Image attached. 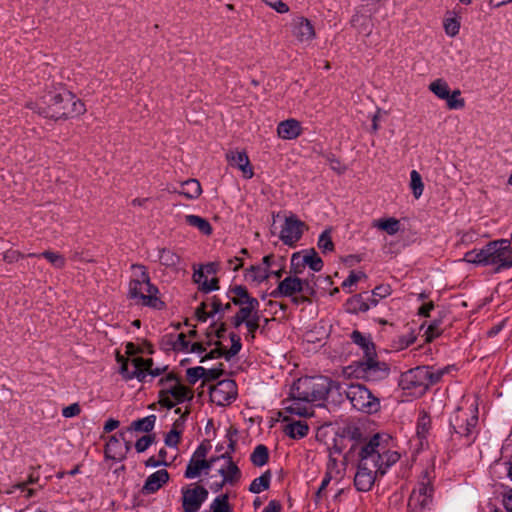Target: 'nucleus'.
Returning a JSON list of instances; mask_svg holds the SVG:
<instances>
[{"label": "nucleus", "instance_id": "nucleus-63", "mask_svg": "<svg viewBox=\"0 0 512 512\" xmlns=\"http://www.w3.org/2000/svg\"><path fill=\"white\" fill-rule=\"evenodd\" d=\"M81 412V408L78 403H73L62 410V415L65 418H72L78 416Z\"/></svg>", "mask_w": 512, "mask_h": 512}, {"label": "nucleus", "instance_id": "nucleus-41", "mask_svg": "<svg viewBox=\"0 0 512 512\" xmlns=\"http://www.w3.org/2000/svg\"><path fill=\"white\" fill-rule=\"evenodd\" d=\"M429 89L433 92L438 98L445 99L449 97L450 88L446 81L442 79H437L430 83Z\"/></svg>", "mask_w": 512, "mask_h": 512}, {"label": "nucleus", "instance_id": "nucleus-27", "mask_svg": "<svg viewBox=\"0 0 512 512\" xmlns=\"http://www.w3.org/2000/svg\"><path fill=\"white\" fill-rule=\"evenodd\" d=\"M169 480V474L165 469L157 470L148 476L141 492L144 495L153 494L158 491Z\"/></svg>", "mask_w": 512, "mask_h": 512}, {"label": "nucleus", "instance_id": "nucleus-32", "mask_svg": "<svg viewBox=\"0 0 512 512\" xmlns=\"http://www.w3.org/2000/svg\"><path fill=\"white\" fill-rule=\"evenodd\" d=\"M351 339L363 350V359L376 356L374 344L371 342L369 338L364 336L361 332L357 330L353 331L351 334Z\"/></svg>", "mask_w": 512, "mask_h": 512}, {"label": "nucleus", "instance_id": "nucleus-40", "mask_svg": "<svg viewBox=\"0 0 512 512\" xmlns=\"http://www.w3.org/2000/svg\"><path fill=\"white\" fill-rule=\"evenodd\" d=\"M156 422L155 415H149L147 417L135 420L131 423L130 430L149 433L153 430Z\"/></svg>", "mask_w": 512, "mask_h": 512}, {"label": "nucleus", "instance_id": "nucleus-36", "mask_svg": "<svg viewBox=\"0 0 512 512\" xmlns=\"http://www.w3.org/2000/svg\"><path fill=\"white\" fill-rule=\"evenodd\" d=\"M28 257H44L47 261L55 268L62 269L66 264V260L63 255L58 252L44 251L41 254L30 253Z\"/></svg>", "mask_w": 512, "mask_h": 512}, {"label": "nucleus", "instance_id": "nucleus-43", "mask_svg": "<svg viewBox=\"0 0 512 512\" xmlns=\"http://www.w3.org/2000/svg\"><path fill=\"white\" fill-rule=\"evenodd\" d=\"M391 292L392 290L389 285H378L373 289L372 296L368 297V301L371 306H376L378 304V299L386 298L391 294Z\"/></svg>", "mask_w": 512, "mask_h": 512}, {"label": "nucleus", "instance_id": "nucleus-12", "mask_svg": "<svg viewBox=\"0 0 512 512\" xmlns=\"http://www.w3.org/2000/svg\"><path fill=\"white\" fill-rule=\"evenodd\" d=\"M361 463L371 469L377 471L380 475H384L382 466V444L380 443V436L374 435L367 443H365L359 452Z\"/></svg>", "mask_w": 512, "mask_h": 512}, {"label": "nucleus", "instance_id": "nucleus-4", "mask_svg": "<svg viewBox=\"0 0 512 512\" xmlns=\"http://www.w3.org/2000/svg\"><path fill=\"white\" fill-rule=\"evenodd\" d=\"M333 385L334 382L324 376L302 377L293 383L290 395L304 399L306 403L321 401L326 398Z\"/></svg>", "mask_w": 512, "mask_h": 512}, {"label": "nucleus", "instance_id": "nucleus-17", "mask_svg": "<svg viewBox=\"0 0 512 512\" xmlns=\"http://www.w3.org/2000/svg\"><path fill=\"white\" fill-rule=\"evenodd\" d=\"M433 487L429 482H421L415 488L408 501V512H419L426 508L432 500Z\"/></svg>", "mask_w": 512, "mask_h": 512}, {"label": "nucleus", "instance_id": "nucleus-25", "mask_svg": "<svg viewBox=\"0 0 512 512\" xmlns=\"http://www.w3.org/2000/svg\"><path fill=\"white\" fill-rule=\"evenodd\" d=\"M283 410L290 414H294L300 417H311L313 416V409L309 403H306L304 399H297L291 397L283 401Z\"/></svg>", "mask_w": 512, "mask_h": 512}, {"label": "nucleus", "instance_id": "nucleus-6", "mask_svg": "<svg viewBox=\"0 0 512 512\" xmlns=\"http://www.w3.org/2000/svg\"><path fill=\"white\" fill-rule=\"evenodd\" d=\"M117 361L120 364L119 372L125 380H132L135 378L139 382H145L148 376L155 378L160 376L166 370V367L153 368V361L151 358H124L118 354Z\"/></svg>", "mask_w": 512, "mask_h": 512}, {"label": "nucleus", "instance_id": "nucleus-28", "mask_svg": "<svg viewBox=\"0 0 512 512\" xmlns=\"http://www.w3.org/2000/svg\"><path fill=\"white\" fill-rule=\"evenodd\" d=\"M301 124L295 119H287L278 124V136L285 140H292L301 134Z\"/></svg>", "mask_w": 512, "mask_h": 512}, {"label": "nucleus", "instance_id": "nucleus-45", "mask_svg": "<svg viewBox=\"0 0 512 512\" xmlns=\"http://www.w3.org/2000/svg\"><path fill=\"white\" fill-rule=\"evenodd\" d=\"M211 512H232L229 502L228 495L222 494L214 499L210 505Z\"/></svg>", "mask_w": 512, "mask_h": 512}, {"label": "nucleus", "instance_id": "nucleus-53", "mask_svg": "<svg viewBox=\"0 0 512 512\" xmlns=\"http://www.w3.org/2000/svg\"><path fill=\"white\" fill-rule=\"evenodd\" d=\"M159 261L165 266H174L178 263V256L170 250H162L159 256Z\"/></svg>", "mask_w": 512, "mask_h": 512}, {"label": "nucleus", "instance_id": "nucleus-52", "mask_svg": "<svg viewBox=\"0 0 512 512\" xmlns=\"http://www.w3.org/2000/svg\"><path fill=\"white\" fill-rule=\"evenodd\" d=\"M194 227L206 236H210L213 232L211 224L206 219L196 215H194Z\"/></svg>", "mask_w": 512, "mask_h": 512}, {"label": "nucleus", "instance_id": "nucleus-61", "mask_svg": "<svg viewBox=\"0 0 512 512\" xmlns=\"http://www.w3.org/2000/svg\"><path fill=\"white\" fill-rule=\"evenodd\" d=\"M241 308L236 313L239 317H241L245 322L252 316V313L258 310L259 305H255L251 307V305H240Z\"/></svg>", "mask_w": 512, "mask_h": 512}, {"label": "nucleus", "instance_id": "nucleus-62", "mask_svg": "<svg viewBox=\"0 0 512 512\" xmlns=\"http://www.w3.org/2000/svg\"><path fill=\"white\" fill-rule=\"evenodd\" d=\"M268 6L275 9L278 13H286L289 11L287 4L282 0H263Z\"/></svg>", "mask_w": 512, "mask_h": 512}, {"label": "nucleus", "instance_id": "nucleus-14", "mask_svg": "<svg viewBox=\"0 0 512 512\" xmlns=\"http://www.w3.org/2000/svg\"><path fill=\"white\" fill-rule=\"evenodd\" d=\"M426 377H428V366L416 367L403 373L399 384L403 390L422 394L427 390Z\"/></svg>", "mask_w": 512, "mask_h": 512}, {"label": "nucleus", "instance_id": "nucleus-39", "mask_svg": "<svg viewBox=\"0 0 512 512\" xmlns=\"http://www.w3.org/2000/svg\"><path fill=\"white\" fill-rule=\"evenodd\" d=\"M373 227L387 232L389 235L396 234L400 229L399 220L396 218L378 219L373 222Z\"/></svg>", "mask_w": 512, "mask_h": 512}, {"label": "nucleus", "instance_id": "nucleus-42", "mask_svg": "<svg viewBox=\"0 0 512 512\" xmlns=\"http://www.w3.org/2000/svg\"><path fill=\"white\" fill-rule=\"evenodd\" d=\"M410 187L414 197L416 199L420 198L424 190V184L421 175L416 170H412L410 173Z\"/></svg>", "mask_w": 512, "mask_h": 512}, {"label": "nucleus", "instance_id": "nucleus-35", "mask_svg": "<svg viewBox=\"0 0 512 512\" xmlns=\"http://www.w3.org/2000/svg\"><path fill=\"white\" fill-rule=\"evenodd\" d=\"M347 310L351 313L366 312L371 307L368 298H364L362 294H356L348 299Z\"/></svg>", "mask_w": 512, "mask_h": 512}, {"label": "nucleus", "instance_id": "nucleus-60", "mask_svg": "<svg viewBox=\"0 0 512 512\" xmlns=\"http://www.w3.org/2000/svg\"><path fill=\"white\" fill-rule=\"evenodd\" d=\"M316 295H309V294H305L303 292H298L297 294H295L294 296H292L291 298V301L294 305H301V304H305V303H312V299L315 297Z\"/></svg>", "mask_w": 512, "mask_h": 512}, {"label": "nucleus", "instance_id": "nucleus-50", "mask_svg": "<svg viewBox=\"0 0 512 512\" xmlns=\"http://www.w3.org/2000/svg\"><path fill=\"white\" fill-rule=\"evenodd\" d=\"M208 491L203 486L194 485V512H196L201 504L207 499Z\"/></svg>", "mask_w": 512, "mask_h": 512}, {"label": "nucleus", "instance_id": "nucleus-15", "mask_svg": "<svg viewBox=\"0 0 512 512\" xmlns=\"http://www.w3.org/2000/svg\"><path fill=\"white\" fill-rule=\"evenodd\" d=\"M306 265L314 272L323 268V261L314 249L306 250L304 255L299 252L294 253L291 257L290 273L301 274Z\"/></svg>", "mask_w": 512, "mask_h": 512}, {"label": "nucleus", "instance_id": "nucleus-64", "mask_svg": "<svg viewBox=\"0 0 512 512\" xmlns=\"http://www.w3.org/2000/svg\"><path fill=\"white\" fill-rule=\"evenodd\" d=\"M501 502L506 512H512V489H509L502 494Z\"/></svg>", "mask_w": 512, "mask_h": 512}, {"label": "nucleus", "instance_id": "nucleus-38", "mask_svg": "<svg viewBox=\"0 0 512 512\" xmlns=\"http://www.w3.org/2000/svg\"><path fill=\"white\" fill-rule=\"evenodd\" d=\"M268 459H269V450L263 444L257 445L250 455V460H251L252 464L256 467L264 466L268 462Z\"/></svg>", "mask_w": 512, "mask_h": 512}, {"label": "nucleus", "instance_id": "nucleus-23", "mask_svg": "<svg viewBox=\"0 0 512 512\" xmlns=\"http://www.w3.org/2000/svg\"><path fill=\"white\" fill-rule=\"evenodd\" d=\"M379 473L368 466H364L363 463L359 462L358 469L354 477V485L358 491L367 492L369 491Z\"/></svg>", "mask_w": 512, "mask_h": 512}, {"label": "nucleus", "instance_id": "nucleus-3", "mask_svg": "<svg viewBox=\"0 0 512 512\" xmlns=\"http://www.w3.org/2000/svg\"><path fill=\"white\" fill-rule=\"evenodd\" d=\"M478 423V405L475 400H465L450 418V425L455 434L465 439V445L469 446L475 439V428Z\"/></svg>", "mask_w": 512, "mask_h": 512}, {"label": "nucleus", "instance_id": "nucleus-5", "mask_svg": "<svg viewBox=\"0 0 512 512\" xmlns=\"http://www.w3.org/2000/svg\"><path fill=\"white\" fill-rule=\"evenodd\" d=\"M213 333H215V336L217 338V341L215 342V347L210 349L207 352V348L204 346L202 342H194V353H197L200 357V362H204L207 359H215L219 357H224L226 360H230L235 355H237L241 348V339L240 336L234 332H231L229 334V338L231 340V347L229 349H226L221 342L219 341L220 338L224 336V333L226 332V327L224 323H221L217 327H213Z\"/></svg>", "mask_w": 512, "mask_h": 512}, {"label": "nucleus", "instance_id": "nucleus-19", "mask_svg": "<svg viewBox=\"0 0 512 512\" xmlns=\"http://www.w3.org/2000/svg\"><path fill=\"white\" fill-rule=\"evenodd\" d=\"M191 336L192 330H189L188 333H169L163 336L161 344L167 350H173L177 352H188Z\"/></svg>", "mask_w": 512, "mask_h": 512}, {"label": "nucleus", "instance_id": "nucleus-58", "mask_svg": "<svg viewBox=\"0 0 512 512\" xmlns=\"http://www.w3.org/2000/svg\"><path fill=\"white\" fill-rule=\"evenodd\" d=\"M444 373V370H434L432 367H428V377L425 381L427 382V389L439 382Z\"/></svg>", "mask_w": 512, "mask_h": 512}, {"label": "nucleus", "instance_id": "nucleus-26", "mask_svg": "<svg viewBox=\"0 0 512 512\" xmlns=\"http://www.w3.org/2000/svg\"><path fill=\"white\" fill-rule=\"evenodd\" d=\"M228 297L234 305H259V301L250 296L247 288L242 285L231 286L228 290Z\"/></svg>", "mask_w": 512, "mask_h": 512}, {"label": "nucleus", "instance_id": "nucleus-46", "mask_svg": "<svg viewBox=\"0 0 512 512\" xmlns=\"http://www.w3.org/2000/svg\"><path fill=\"white\" fill-rule=\"evenodd\" d=\"M400 459V455L396 451L387 450L384 445H382V466L383 471L386 470L395 464Z\"/></svg>", "mask_w": 512, "mask_h": 512}, {"label": "nucleus", "instance_id": "nucleus-18", "mask_svg": "<svg viewBox=\"0 0 512 512\" xmlns=\"http://www.w3.org/2000/svg\"><path fill=\"white\" fill-rule=\"evenodd\" d=\"M211 448L212 445L210 441L203 440L194 451V478L200 476L203 471L207 474V470L212 467L214 462L220 460V456H213L210 459H205Z\"/></svg>", "mask_w": 512, "mask_h": 512}, {"label": "nucleus", "instance_id": "nucleus-30", "mask_svg": "<svg viewBox=\"0 0 512 512\" xmlns=\"http://www.w3.org/2000/svg\"><path fill=\"white\" fill-rule=\"evenodd\" d=\"M431 428V418L426 412H422L417 421L416 438L419 442V448L427 444V435Z\"/></svg>", "mask_w": 512, "mask_h": 512}, {"label": "nucleus", "instance_id": "nucleus-20", "mask_svg": "<svg viewBox=\"0 0 512 512\" xmlns=\"http://www.w3.org/2000/svg\"><path fill=\"white\" fill-rule=\"evenodd\" d=\"M231 301L222 305L221 301L212 297L211 299L202 302L201 305L194 311V317L199 321H206L208 317L214 316L220 312H225L231 309Z\"/></svg>", "mask_w": 512, "mask_h": 512}, {"label": "nucleus", "instance_id": "nucleus-11", "mask_svg": "<svg viewBox=\"0 0 512 512\" xmlns=\"http://www.w3.org/2000/svg\"><path fill=\"white\" fill-rule=\"evenodd\" d=\"M162 389L159 392V403L167 408L183 402L187 398L188 389L173 374H168L159 381Z\"/></svg>", "mask_w": 512, "mask_h": 512}, {"label": "nucleus", "instance_id": "nucleus-37", "mask_svg": "<svg viewBox=\"0 0 512 512\" xmlns=\"http://www.w3.org/2000/svg\"><path fill=\"white\" fill-rule=\"evenodd\" d=\"M272 474L270 470L265 471L260 477L255 478L250 486L249 491L254 494H258L264 490H267L270 486Z\"/></svg>", "mask_w": 512, "mask_h": 512}, {"label": "nucleus", "instance_id": "nucleus-44", "mask_svg": "<svg viewBox=\"0 0 512 512\" xmlns=\"http://www.w3.org/2000/svg\"><path fill=\"white\" fill-rule=\"evenodd\" d=\"M318 248L322 251V253H328L334 251V243L331 237V230H324L318 239Z\"/></svg>", "mask_w": 512, "mask_h": 512}, {"label": "nucleus", "instance_id": "nucleus-7", "mask_svg": "<svg viewBox=\"0 0 512 512\" xmlns=\"http://www.w3.org/2000/svg\"><path fill=\"white\" fill-rule=\"evenodd\" d=\"M344 373L357 379L378 382L389 376L390 367L387 363L378 361L376 356H372L349 365L344 369Z\"/></svg>", "mask_w": 512, "mask_h": 512}, {"label": "nucleus", "instance_id": "nucleus-47", "mask_svg": "<svg viewBox=\"0 0 512 512\" xmlns=\"http://www.w3.org/2000/svg\"><path fill=\"white\" fill-rule=\"evenodd\" d=\"M249 275L253 281L262 282L269 277V272L266 267L262 265L251 266L249 269Z\"/></svg>", "mask_w": 512, "mask_h": 512}, {"label": "nucleus", "instance_id": "nucleus-33", "mask_svg": "<svg viewBox=\"0 0 512 512\" xmlns=\"http://www.w3.org/2000/svg\"><path fill=\"white\" fill-rule=\"evenodd\" d=\"M209 275L197 273L194 269V283L198 284V290L203 293H209L219 289V279L212 277L208 279Z\"/></svg>", "mask_w": 512, "mask_h": 512}, {"label": "nucleus", "instance_id": "nucleus-31", "mask_svg": "<svg viewBox=\"0 0 512 512\" xmlns=\"http://www.w3.org/2000/svg\"><path fill=\"white\" fill-rule=\"evenodd\" d=\"M106 458L121 461L125 458V451L120 440L115 436H111L105 446Z\"/></svg>", "mask_w": 512, "mask_h": 512}, {"label": "nucleus", "instance_id": "nucleus-34", "mask_svg": "<svg viewBox=\"0 0 512 512\" xmlns=\"http://www.w3.org/2000/svg\"><path fill=\"white\" fill-rule=\"evenodd\" d=\"M308 431L309 426L303 421L289 423L284 428L285 434L293 439H301L305 437L308 434Z\"/></svg>", "mask_w": 512, "mask_h": 512}, {"label": "nucleus", "instance_id": "nucleus-2", "mask_svg": "<svg viewBox=\"0 0 512 512\" xmlns=\"http://www.w3.org/2000/svg\"><path fill=\"white\" fill-rule=\"evenodd\" d=\"M132 278L129 282L128 296L136 304L151 307L153 309H162L164 302L157 296L159 290L150 282L149 275L143 265L133 264Z\"/></svg>", "mask_w": 512, "mask_h": 512}, {"label": "nucleus", "instance_id": "nucleus-8", "mask_svg": "<svg viewBox=\"0 0 512 512\" xmlns=\"http://www.w3.org/2000/svg\"><path fill=\"white\" fill-rule=\"evenodd\" d=\"M298 292L316 295V281L313 273L304 279L299 278L298 274L287 276L279 282L277 288L270 295L273 298L292 297Z\"/></svg>", "mask_w": 512, "mask_h": 512}, {"label": "nucleus", "instance_id": "nucleus-59", "mask_svg": "<svg viewBox=\"0 0 512 512\" xmlns=\"http://www.w3.org/2000/svg\"><path fill=\"white\" fill-rule=\"evenodd\" d=\"M219 269V264L216 262H209L207 264L201 265L198 270H196L197 273L204 274V275H212L215 277L217 271Z\"/></svg>", "mask_w": 512, "mask_h": 512}, {"label": "nucleus", "instance_id": "nucleus-9", "mask_svg": "<svg viewBox=\"0 0 512 512\" xmlns=\"http://www.w3.org/2000/svg\"><path fill=\"white\" fill-rule=\"evenodd\" d=\"M343 393L351 405L358 411L372 414L380 409L379 399L362 384H350L343 389Z\"/></svg>", "mask_w": 512, "mask_h": 512}, {"label": "nucleus", "instance_id": "nucleus-1", "mask_svg": "<svg viewBox=\"0 0 512 512\" xmlns=\"http://www.w3.org/2000/svg\"><path fill=\"white\" fill-rule=\"evenodd\" d=\"M30 108L46 118L55 120L74 117L85 112L84 104L63 88L45 93L35 103H31Z\"/></svg>", "mask_w": 512, "mask_h": 512}, {"label": "nucleus", "instance_id": "nucleus-57", "mask_svg": "<svg viewBox=\"0 0 512 512\" xmlns=\"http://www.w3.org/2000/svg\"><path fill=\"white\" fill-rule=\"evenodd\" d=\"M444 28L447 35L454 37L459 33L460 23L454 18L447 19L444 23Z\"/></svg>", "mask_w": 512, "mask_h": 512}, {"label": "nucleus", "instance_id": "nucleus-24", "mask_svg": "<svg viewBox=\"0 0 512 512\" xmlns=\"http://www.w3.org/2000/svg\"><path fill=\"white\" fill-rule=\"evenodd\" d=\"M220 459L226 460V467L219 469V474L223 477L222 482L219 484L217 490H220L224 484L234 485L241 478V471L235 462L232 461L228 453L220 455Z\"/></svg>", "mask_w": 512, "mask_h": 512}, {"label": "nucleus", "instance_id": "nucleus-13", "mask_svg": "<svg viewBox=\"0 0 512 512\" xmlns=\"http://www.w3.org/2000/svg\"><path fill=\"white\" fill-rule=\"evenodd\" d=\"M210 400L218 406H225L236 399L237 385L234 380L225 379L208 386Z\"/></svg>", "mask_w": 512, "mask_h": 512}, {"label": "nucleus", "instance_id": "nucleus-48", "mask_svg": "<svg viewBox=\"0 0 512 512\" xmlns=\"http://www.w3.org/2000/svg\"><path fill=\"white\" fill-rule=\"evenodd\" d=\"M460 95V90H454L451 94L449 93L448 98L444 99L447 101L449 109H461L465 106V101L463 98H460Z\"/></svg>", "mask_w": 512, "mask_h": 512}, {"label": "nucleus", "instance_id": "nucleus-56", "mask_svg": "<svg viewBox=\"0 0 512 512\" xmlns=\"http://www.w3.org/2000/svg\"><path fill=\"white\" fill-rule=\"evenodd\" d=\"M182 506L184 512H192V489L186 486L182 489Z\"/></svg>", "mask_w": 512, "mask_h": 512}, {"label": "nucleus", "instance_id": "nucleus-51", "mask_svg": "<svg viewBox=\"0 0 512 512\" xmlns=\"http://www.w3.org/2000/svg\"><path fill=\"white\" fill-rule=\"evenodd\" d=\"M180 426L179 420H176L172 430L165 437V444L167 446L173 447L176 446L180 439V431L178 427Z\"/></svg>", "mask_w": 512, "mask_h": 512}, {"label": "nucleus", "instance_id": "nucleus-55", "mask_svg": "<svg viewBox=\"0 0 512 512\" xmlns=\"http://www.w3.org/2000/svg\"><path fill=\"white\" fill-rule=\"evenodd\" d=\"M155 436L145 435L139 438L135 443V449L138 453H142L154 442Z\"/></svg>", "mask_w": 512, "mask_h": 512}, {"label": "nucleus", "instance_id": "nucleus-49", "mask_svg": "<svg viewBox=\"0 0 512 512\" xmlns=\"http://www.w3.org/2000/svg\"><path fill=\"white\" fill-rule=\"evenodd\" d=\"M484 247L480 250H472V251H469L467 253H465L464 255V261L466 262H469V263H473V264H482V265H485L486 264V259H484Z\"/></svg>", "mask_w": 512, "mask_h": 512}, {"label": "nucleus", "instance_id": "nucleus-54", "mask_svg": "<svg viewBox=\"0 0 512 512\" xmlns=\"http://www.w3.org/2000/svg\"><path fill=\"white\" fill-rule=\"evenodd\" d=\"M441 333L442 329L440 327V323L438 321H433L431 324H429L427 330L425 331L426 342H432Z\"/></svg>", "mask_w": 512, "mask_h": 512}, {"label": "nucleus", "instance_id": "nucleus-22", "mask_svg": "<svg viewBox=\"0 0 512 512\" xmlns=\"http://www.w3.org/2000/svg\"><path fill=\"white\" fill-rule=\"evenodd\" d=\"M226 159L230 166L239 169L245 178L253 177L254 171L245 151L231 150L226 153Z\"/></svg>", "mask_w": 512, "mask_h": 512}, {"label": "nucleus", "instance_id": "nucleus-10", "mask_svg": "<svg viewBox=\"0 0 512 512\" xmlns=\"http://www.w3.org/2000/svg\"><path fill=\"white\" fill-rule=\"evenodd\" d=\"M512 247L510 240L500 239L489 242L484 247L485 265H497L495 271L500 272L502 269L512 267Z\"/></svg>", "mask_w": 512, "mask_h": 512}, {"label": "nucleus", "instance_id": "nucleus-16", "mask_svg": "<svg viewBox=\"0 0 512 512\" xmlns=\"http://www.w3.org/2000/svg\"><path fill=\"white\" fill-rule=\"evenodd\" d=\"M305 229H307L306 224L296 216L286 217L280 232V239L284 244L294 246L301 239Z\"/></svg>", "mask_w": 512, "mask_h": 512}, {"label": "nucleus", "instance_id": "nucleus-21", "mask_svg": "<svg viewBox=\"0 0 512 512\" xmlns=\"http://www.w3.org/2000/svg\"><path fill=\"white\" fill-rule=\"evenodd\" d=\"M292 34L298 42L305 43L312 41L315 36V29L312 23L305 17L297 16L292 20Z\"/></svg>", "mask_w": 512, "mask_h": 512}, {"label": "nucleus", "instance_id": "nucleus-29", "mask_svg": "<svg viewBox=\"0 0 512 512\" xmlns=\"http://www.w3.org/2000/svg\"><path fill=\"white\" fill-rule=\"evenodd\" d=\"M223 364L219 363L217 367L205 368L202 366L194 367V385L204 379L208 383L218 379L223 374Z\"/></svg>", "mask_w": 512, "mask_h": 512}]
</instances>
